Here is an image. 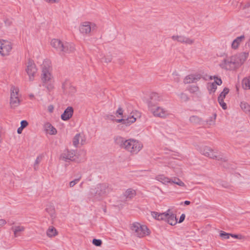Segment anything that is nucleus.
<instances>
[{"label":"nucleus","instance_id":"a19ab883","mask_svg":"<svg viewBox=\"0 0 250 250\" xmlns=\"http://www.w3.org/2000/svg\"><path fill=\"white\" fill-rule=\"evenodd\" d=\"M180 99L184 102H187L188 100V97L186 94L181 93L180 95Z\"/></svg>","mask_w":250,"mask_h":250},{"label":"nucleus","instance_id":"a878e982","mask_svg":"<svg viewBox=\"0 0 250 250\" xmlns=\"http://www.w3.org/2000/svg\"><path fill=\"white\" fill-rule=\"evenodd\" d=\"M24 227L22 226H15L12 228L15 237L20 235V233L24 230Z\"/></svg>","mask_w":250,"mask_h":250},{"label":"nucleus","instance_id":"8fccbe9b","mask_svg":"<svg viewBox=\"0 0 250 250\" xmlns=\"http://www.w3.org/2000/svg\"><path fill=\"white\" fill-rule=\"evenodd\" d=\"M47 2L49 3H58L60 0H45Z\"/></svg>","mask_w":250,"mask_h":250},{"label":"nucleus","instance_id":"c85d7f7f","mask_svg":"<svg viewBox=\"0 0 250 250\" xmlns=\"http://www.w3.org/2000/svg\"><path fill=\"white\" fill-rule=\"evenodd\" d=\"M42 72L51 71V62L48 60H45L41 65Z\"/></svg>","mask_w":250,"mask_h":250},{"label":"nucleus","instance_id":"37998d69","mask_svg":"<svg viewBox=\"0 0 250 250\" xmlns=\"http://www.w3.org/2000/svg\"><path fill=\"white\" fill-rule=\"evenodd\" d=\"M41 160H42V157H40V156H38L36 158L35 163H34V168L35 169H36L38 167V166L39 164V163H40V162L41 161Z\"/></svg>","mask_w":250,"mask_h":250},{"label":"nucleus","instance_id":"f3484780","mask_svg":"<svg viewBox=\"0 0 250 250\" xmlns=\"http://www.w3.org/2000/svg\"><path fill=\"white\" fill-rule=\"evenodd\" d=\"M248 56L249 53L248 52H242L234 56L235 58V60L238 62V65L243 63L248 58Z\"/></svg>","mask_w":250,"mask_h":250},{"label":"nucleus","instance_id":"5fc2aeb1","mask_svg":"<svg viewBox=\"0 0 250 250\" xmlns=\"http://www.w3.org/2000/svg\"><path fill=\"white\" fill-rule=\"evenodd\" d=\"M185 217H186L185 214H182L180 217L179 223H181L183 222L184 221V220H185Z\"/></svg>","mask_w":250,"mask_h":250},{"label":"nucleus","instance_id":"f704fd0d","mask_svg":"<svg viewBox=\"0 0 250 250\" xmlns=\"http://www.w3.org/2000/svg\"><path fill=\"white\" fill-rule=\"evenodd\" d=\"M171 183H174L181 187L185 186V184L179 178H174L173 180L171 179Z\"/></svg>","mask_w":250,"mask_h":250},{"label":"nucleus","instance_id":"9b49d317","mask_svg":"<svg viewBox=\"0 0 250 250\" xmlns=\"http://www.w3.org/2000/svg\"><path fill=\"white\" fill-rule=\"evenodd\" d=\"M95 26V24L89 21H84L81 23L79 27V31L83 35H88L93 30Z\"/></svg>","mask_w":250,"mask_h":250},{"label":"nucleus","instance_id":"de8ad7c7","mask_svg":"<svg viewBox=\"0 0 250 250\" xmlns=\"http://www.w3.org/2000/svg\"><path fill=\"white\" fill-rule=\"evenodd\" d=\"M218 103L223 109H226L227 108V105L224 101L218 102Z\"/></svg>","mask_w":250,"mask_h":250},{"label":"nucleus","instance_id":"f03ea898","mask_svg":"<svg viewBox=\"0 0 250 250\" xmlns=\"http://www.w3.org/2000/svg\"><path fill=\"white\" fill-rule=\"evenodd\" d=\"M50 45L62 55L72 53L75 50V46L73 43L63 42L58 39H52L50 42Z\"/></svg>","mask_w":250,"mask_h":250},{"label":"nucleus","instance_id":"f8f14e48","mask_svg":"<svg viewBox=\"0 0 250 250\" xmlns=\"http://www.w3.org/2000/svg\"><path fill=\"white\" fill-rule=\"evenodd\" d=\"M171 39L173 41H176L180 43L189 45L193 44L194 42V39L188 38L183 35H174L171 37Z\"/></svg>","mask_w":250,"mask_h":250},{"label":"nucleus","instance_id":"6e6552de","mask_svg":"<svg viewBox=\"0 0 250 250\" xmlns=\"http://www.w3.org/2000/svg\"><path fill=\"white\" fill-rule=\"evenodd\" d=\"M149 109L153 115L156 117L166 118L169 115L166 109L160 106L156 105L151 106Z\"/></svg>","mask_w":250,"mask_h":250},{"label":"nucleus","instance_id":"e433bc0d","mask_svg":"<svg viewBox=\"0 0 250 250\" xmlns=\"http://www.w3.org/2000/svg\"><path fill=\"white\" fill-rule=\"evenodd\" d=\"M216 89H217L216 84H215V83H210L208 87V89L210 93L215 92Z\"/></svg>","mask_w":250,"mask_h":250},{"label":"nucleus","instance_id":"72a5a7b5","mask_svg":"<svg viewBox=\"0 0 250 250\" xmlns=\"http://www.w3.org/2000/svg\"><path fill=\"white\" fill-rule=\"evenodd\" d=\"M241 108L245 112H250V105L247 103L242 102L240 104Z\"/></svg>","mask_w":250,"mask_h":250},{"label":"nucleus","instance_id":"1a4fd4ad","mask_svg":"<svg viewBox=\"0 0 250 250\" xmlns=\"http://www.w3.org/2000/svg\"><path fill=\"white\" fill-rule=\"evenodd\" d=\"M12 49L11 43L7 40H0V54L3 56H7Z\"/></svg>","mask_w":250,"mask_h":250},{"label":"nucleus","instance_id":"e2e57ef3","mask_svg":"<svg viewBox=\"0 0 250 250\" xmlns=\"http://www.w3.org/2000/svg\"><path fill=\"white\" fill-rule=\"evenodd\" d=\"M62 88H63V89L65 88V84H63V85H62Z\"/></svg>","mask_w":250,"mask_h":250},{"label":"nucleus","instance_id":"ea45409f","mask_svg":"<svg viewBox=\"0 0 250 250\" xmlns=\"http://www.w3.org/2000/svg\"><path fill=\"white\" fill-rule=\"evenodd\" d=\"M104 62L105 63L110 62L112 60V57L111 55L105 56L103 58Z\"/></svg>","mask_w":250,"mask_h":250},{"label":"nucleus","instance_id":"412c9836","mask_svg":"<svg viewBox=\"0 0 250 250\" xmlns=\"http://www.w3.org/2000/svg\"><path fill=\"white\" fill-rule=\"evenodd\" d=\"M73 109L71 107H68L61 115V118L62 120L67 121L72 116Z\"/></svg>","mask_w":250,"mask_h":250},{"label":"nucleus","instance_id":"c9c22d12","mask_svg":"<svg viewBox=\"0 0 250 250\" xmlns=\"http://www.w3.org/2000/svg\"><path fill=\"white\" fill-rule=\"evenodd\" d=\"M231 233H227L224 231H220L219 235L222 239H228L229 238Z\"/></svg>","mask_w":250,"mask_h":250},{"label":"nucleus","instance_id":"aec40b11","mask_svg":"<svg viewBox=\"0 0 250 250\" xmlns=\"http://www.w3.org/2000/svg\"><path fill=\"white\" fill-rule=\"evenodd\" d=\"M117 123H122L123 124L127 126L130 125L131 124L134 123L136 121V118L132 115L131 116L127 117L126 119H121L116 120Z\"/></svg>","mask_w":250,"mask_h":250},{"label":"nucleus","instance_id":"f257e3e1","mask_svg":"<svg viewBox=\"0 0 250 250\" xmlns=\"http://www.w3.org/2000/svg\"><path fill=\"white\" fill-rule=\"evenodd\" d=\"M114 141L117 145L132 154H137L143 147L141 142L132 139L125 140L122 137L117 136L114 138Z\"/></svg>","mask_w":250,"mask_h":250},{"label":"nucleus","instance_id":"423d86ee","mask_svg":"<svg viewBox=\"0 0 250 250\" xmlns=\"http://www.w3.org/2000/svg\"><path fill=\"white\" fill-rule=\"evenodd\" d=\"M10 104L12 108H15L20 104L19 99V89L17 87L12 86L10 89Z\"/></svg>","mask_w":250,"mask_h":250},{"label":"nucleus","instance_id":"7ed1b4c3","mask_svg":"<svg viewBox=\"0 0 250 250\" xmlns=\"http://www.w3.org/2000/svg\"><path fill=\"white\" fill-rule=\"evenodd\" d=\"M110 189L106 184H100L97 185L95 188L90 189V195L94 200H100L109 193Z\"/></svg>","mask_w":250,"mask_h":250},{"label":"nucleus","instance_id":"ddd939ff","mask_svg":"<svg viewBox=\"0 0 250 250\" xmlns=\"http://www.w3.org/2000/svg\"><path fill=\"white\" fill-rule=\"evenodd\" d=\"M201 78V75L199 74H190L187 76L184 79V83L188 84L196 83Z\"/></svg>","mask_w":250,"mask_h":250},{"label":"nucleus","instance_id":"20e7f679","mask_svg":"<svg viewBox=\"0 0 250 250\" xmlns=\"http://www.w3.org/2000/svg\"><path fill=\"white\" fill-rule=\"evenodd\" d=\"M133 234L139 238L144 237L150 234V230L145 225H142L139 223H134L131 227Z\"/></svg>","mask_w":250,"mask_h":250},{"label":"nucleus","instance_id":"39448f33","mask_svg":"<svg viewBox=\"0 0 250 250\" xmlns=\"http://www.w3.org/2000/svg\"><path fill=\"white\" fill-rule=\"evenodd\" d=\"M199 151L202 154L210 158L224 162H226L227 160V158L226 157H223L220 155H216L215 153L213 152V150L208 146H203L200 147Z\"/></svg>","mask_w":250,"mask_h":250},{"label":"nucleus","instance_id":"7c9ffc66","mask_svg":"<svg viewBox=\"0 0 250 250\" xmlns=\"http://www.w3.org/2000/svg\"><path fill=\"white\" fill-rule=\"evenodd\" d=\"M229 91V90L228 88L225 87L218 96V101L221 102L222 101H224V99L225 98L226 96L228 94Z\"/></svg>","mask_w":250,"mask_h":250},{"label":"nucleus","instance_id":"5701e85b","mask_svg":"<svg viewBox=\"0 0 250 250\" xmlns=\"http://www.w3.org/2000/svg\"><path fill=\"white\" fill-rule=\"evenodd\" d=\"M52 78L51 71L42 72V80L44 83H47L51 82Z\"/></svg>","mask_w":250,"mask_h":250},{"label":"nucleus","instance_id":"b1692460","mask_svg":"<svg viewBox=\"0 0 250 250\" xmlns=\"http://www.w3.org/2000/svg\"><path fill=\"white\" fill-rule=\"evenodd\" d=\"M166 221L170 225L173 226L177 224V219L175 214L168 212Z\"/></svg>","mask_w":250,"mask_h":250},{"label":"nucleus","instance_id":"6ab92c4d","mask_svg":"<svg viewBox=\"0 0 250 250\" xmlns=\"http://www.w3.org/2000/svg\"><path fill=\"white\" fill-rule=\"evenodd\" d=\"M47 212L49 214L51 219L53 220L56 218V211L54 206L52 203H48L45 209Z\"/></svg>","mask_w":250,"mask_h":250},{"label":"nucleus","instance_id":"4c0bfd02","mask_svg":"<svg viewBox=\"0 0 250 250\" xmlns=\"http://www.w3.org/2000/svg\"><path fill=\"white\" fill-rule=\"evenodd\" d=\"M216 115L214 114L213 117L210 118V119L207 121V124L209 125H213L215 124V121L216 119Z\"/></svg>","mask_w":250,"mask_h":250},{"label":"nucleus","instance_id":"13d9d810","mask_svg":"<svg viewBox=\"0 0 250 250\" xmlns=\"http://www.w3.org/2000/svg\"><path fill=\"white\" fill-rule=\"evenodd\" d=\"M23 129V128L21 127V126H20L17 129V133L18 134H21L22 133V131Z\"/></svg>","mask_w":250,"mask_h":250},{"label":"nucleus","instance_id":"473e14b6","mask_svg":"<svg viewBox=\"0 0 250 250\" xmlns=\"http://www.w3.org/2000/svg\"><path fill=\"white\" fill-rule=\"evenodd\" d=\"M167 212H170V209H168ZM167 215L168 212L159 213L158 215L157 216V220L166 221V219Z\"/></svg>","mask_w":250,"mask_h":250},{"label":"nucleus","instance_id":"3c124183","mask_svg":"<svg viewBox=\"0 0 250 250\" xmlns=\"http://www.w3.org/2000/svg\"><path fill=\"white\" fill-rule=\"evenodd\" d=\"M159 213L155 211H152L151 212V215L152 217L155 218V219L157 220V216L158 215Z\"/></svg>","mask_w":250,"mask_h":250},{"label":"nucleus","instance_id":"bf43d9fd","mask_svg":"<svg viewBox=\"0 0 250 250\" xmlns=\"http://www.w3.org/2000/svg\"><path fill=\"white\" fill-rule=\"evenodd\" d=\"M53 88V86L51 83H50L47 86V88L49 90H51Z\"/></svg>","mask_w":250,"mask_h":250},{"label":"nucleus","instance_id":"79ce46f5","mask_svg":"<svg viewBox=\"0 0 250 250\" xmlns=\"http://www.w3.org/2000/svg\"><path fill=\"white\" fill-rule=\"evenodd\" d=\"M93 244L96 246H101L102 242L100 239H94L92 241Z\"/></svg>","mask_w":250,"mask_h":250},{"label":"nucleus","instance_id":"c03bdc74","mask_svg":"<svg viewBox=\"0 0 250 250\" xmlns=\"http://www.w3.org/2000/svg\"><path fill=\"white\" fill-rule=\"evenodd\" d=\"M214 79L215 80V81L213 83H215L217 85H221L222 83V81L220 78H218L216 76H214Z\"/></svg>","mask_w":250,"mask_h":250},{"label":"nucleus","instance_id":"2f4dec72","mask_svg":"<svg viewBox=\"0 0 250 250\" xmlns=\"http://www.w3.org/2000/svg\"><path fill=\"white\" fill-rule=\"evenodd\" d=\"M242 86L245 89H250V76L249 78H244L242 82Z\"/></svg>","mask_w":250,"mask_h":250},{"label":"nucleus","instance_id":"cd10ccee","mask_svg":"<svg viewBox=\"0 0 250 250\" xmlns=\"http://www.w3.org/2000/svg\"><path fill=\"white\" fill-rule=\"evenodd\" d=\"M190 93L195 94L198 97L200 98L201 96V93L200 91L198 86L196 85L190 86L188 89Z\"/></svg>","mask_w":250,"mask_h":250},{"label":"nucleus","instance_id":"58836bf2","mask_svg":"<svg viewBox=\"0 0 250 250\" xmlns=\"http://www.w3.org/2000/svg\"><path fill=\"white\" fill-rule=\"evenodd\" d=\"M81 138V144L83 145L86 143V137L85 135L82 133H79V138Z\"/></svg>","mask_w":250,"mask_h":250},{"label":"nucleus","instance_id":"dca6fc26","mask_svg":"<svg viewBox=\"0 0 250 250\" xmlns=\"http://www.w3.org/2000/svg\"><path fill=\"white\" fill-rule=\"evenodd\" d=\"M136 194V191L132 188L127 189L123 194L122 198L124 201H127L132 199Z\"/></svg>","mask_w":250,"mask_h":250},{"label":"nucleus","instance_id":"9d476101","mask_svg":"<svg viewBox=\"0 0 250 250\" xmlns=\"http://www.w3.org/2000/svg\"><path fill=\"white\" fill-rule=\"evenodd\" d=\"M37 69L35 64L32 61H29L27 64L26 72L29 76L30 81H33L34 79V76L37 73Z\"/></svg>","mask_w":250,"mask_h":250},{"label":"nucleus","instance_id":"a211bd4d","mask_svg":"<svg viewBox=\"0 0 250 250\" xmlns=\"http://www.w3.org/2000/svg\"><path fill=\"white\" fill-rule=\"evenodd\" d=\"M44 130L50 135H55L57 133L56 129L49 123H46L43 125Z\"/></svg>","mask_w":250,"mask_h":250},{"label":"nucleus","instance_id":"864d4df0","mask_svg":"<svg viewBox=\"0 0 250 250\" xmlns=\"http://www.w3.org/2000/svg\"><path fill=\"white\" fill-rule=\"evenodd\" d=\"M116 113L120 115H123V110L121 107H119L118 110L116 111Z\"/></svg>","mask_w":250,"mask_h":250},{"label":"nucleus","instance_id":"a18cd8bd","mask_svg":"<svg viewBox=\"0 0 250 250\" xmlns=\"http://www.w3.org/2000/svg\"><path fill=\"white\" fill-rule=\"evenodd\" d=\"M73 145L75 147H77L78 145V134H77L73 139Z\"/></svg>","mask_w":250,"mask_h":250},{"label":"nucleus","instance_id":"c756f323","mask_svg":"<svg viewBox=\"0 0 250 250\" xmlns=\"http://www.w3.org/2000/svg\"><path fill=\"white\" fill-rule=\"evenodd\" d=\"M189 120L191 124L195 125H200L202 122L201 118L197 116L194 115L190 117Z\"/></svg>","mask_w":250,"mask_h":250},{"label":"nucleus","instance_id":"4468645a","mask_svg":"<svg viewBox=\"0 0 250 250\" xmlns=\"http://www.w3.org/2000/svg\"><path fill=\"white\" fill-rule=\"evenodd\" d=\"M75 151L65 150L61 154L60 159L66 162L68 160L72 161L74 157L75 156Z\"/></svg>","mask_w":250,"mask_h":250},{"label":"nucleus","instance_id":"0eeeda50","mask_svg":"<svg viewBox=\"0 0 250 250\" xmlns=\"http://www.w3.org/2000/svg\"><path fill=\"white\" fill-rule=\"evenodd\" d=\"M237 65H238V62L235 60V58L234 56L224 59L220 63V66L222 69L228 70L235 69Z\"/></svg>","mask_w":250,"mask_h":250},{"label":"nucleus","instance_id":"bb28decb","mask_svg":"<svg viewBox=\"0 0 250 250\" xmlns=\"http://www.w3.org/2000/svg\"><path fill=\"white\" fill-rule=\"evenodd\" d=\"M46 235L49 237H55L58 235V231L53 226H50L46 230Z\"/></svg>","mask_w":250,"mask_h":250},{"label":"nucleus","instance_id":"603ef678","mask_svg":"<svg viewBox=\"0 0 250 250\" xmlns=\"http://www.w3.org/2000/svg\"><path fill=\"white\" fill-rule=\"evenodd\" d=\"M230 236L232 237V238L238 239H240L241 238V235L237 234H231V235H230Z\"/></svg>","mask_w":250,"mask_h":250},{"label":"nucleus","instance_id":"6e6d98bb","mask_svg":"<svg viewBox=\"0 0 250 250\" xmlns=\"http://www.w3.org/2000/svg\"><path fill=\"white\" fill-rule=\"evenodd\" d=\"M6 224V221L4 219H0V226H3Z\"/></svg>","mask_w":250,"mask_h":250},{"label":"nucleus","instance_id":"393cba45","mask_svg":"<svg viewBox=\"0 0 250 250\" xmlns=\"http://www.w3.org/2000/svg\"><path fill=\"white\" fill-rule=\"evenodd\" d=\"M155 179L163 184H167V183H171V179L165 176L163 174L158 175L156 176Z\"/></svg>","mask_w":250,"mask_h":250},{"label":"nucleus","instance_id":"4be33fe9","mask_svg":"<svg viewBox=\"0 0 250 250\" xmlns=\"http://www.w3.org/2000/svg\"><path fill=\"white\" fill-rule=\"evenodd\" d=\"M245 37L244 35H241L237 37L233 40L231 43V47L233 49H236L238 48L240 43L244 41Z\"/></svg>","mask_w":250,"mask_h":250},{"label":"nucleus","instance_id":"2eb2a0df","mask_svg":"<svg viewBox=\"0 0 250 250\" xmlns=\"http://www.w3.org/2000/svg\"><path fill=\"white\" fill-rule=\"evenodd\" d=\"M161 101V97L158 93H152L150 96V100L148 102V108L156 106V104Z\"/></svg>","mask_w":250,"mask_h":250},{"label":"nucleus","instance_id":"49530a36","mask_svg":"<svg viewBox=\"0 0 250 250\" xmlns=\"http://www.w3.org/2000/svg\"><path fill=\"white\" fill-rule=\"evenodd\" d=\"M28 125V122L25 120H22L21 122V126L23 128L26 127Z\"/></svg>","mask_w":250,"mask_h":250},{"label":"nucleus","instance_id":"0e129e2a","mask_svg":"<svg viewBox=\"0 0 250 250\" xmlns=\"http://www.w3.org/2000/svg\"><path fill=\"white\" fill-rule=\"evenodd\" d=\"M50 111L51 112L52 111V109H49Z\"/></svg>","mask_w":250,"mask_h":250},{"label":"nucleus","instance_id":"680f3d73","mask_svg":"<svg viewBox=\"0 0 250 250\" xmlns=\"http://www.w3.org/2000/svg\"><path fill=\"white\" fill-rule=\"evenodd\" d=\"M81 152L83 154V155L84 156L85 155V151L84 150H81Z\"/></svg>","mask_w":250,"mask_h":250},{"label":"nucleus","instance_id":"09e8293b","mask_svg":"<svg viewBox=\"0 0 250 250\" xmlns=\"http://www.w3.org/2000/svg\"><path fill=\"white\" fill-rule=\"evenodd\" d=\"M78 182V179H75L73 181H71L69 183V187L72 188L76 184H77Z\"/></svg>","mask_w":250,"mask_h":250},{"label":"nucleus","instance_id":"052dcab7","mask_svg":"<svg viewBox=\"0 0 250 250\" xmlns=\"http://www.w3.org/2000/svg\"><path fill=\"white\" fill-rule=\"evenodd\" d=\"M190 201H185L184 202V204H185V205H189V204H190Z\"/></svg>","mask_w":250,"mask_h":250},{"label":"nucleus","instance_id":"4d7b16f0","mask_svg":"<svg viewBox=\"0 0 250 250\" xmlns=\"http://www.w3.org/2000/svg\"><path fill=\"white\" fill-rule=\"evenodd\" d=\"M76 23H77V21H76L75 22H71L70 24H71V27L72 28L74 27L75 29L77 27V25H76Z\"/></svg>","mask_w":250,"mask_h":250}]
</instances>
